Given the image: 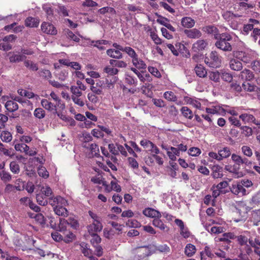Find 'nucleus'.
Listing matches in <instances>:
<instances>
[{"mask_svg": "<svg viewBox=\"0 0 260 260\" xmlns=\"http://www.w3.org/2000/svg\"><path fill=\"white\" fill-rule=\"evenodd\" d=\"M109 63L110 65L119 68H125L127 67V63L123 60L111 59L109 60Z\"/></svg>", "mask_w": 260, "mask_h": 260, "instance_id": "2f4dec72", "label": "nucleus"}, {"mask_svg": "<svg viewBox=\"0 0 260 260\" xmlns=\"http://www.w3.org/2000/svg\"><path fill=\"white\" fill-rule=\"evenodd\" d=\"M5 107L10 112H14L18 110V105L14 100L8 101L5 104Z\"/></svg>", "mask_w": 260, "mask_h": 260, "instance_id": "4be33fe9", "label": "nucleus"}, {"mask_svg": "<svg viewBox=\"0 0 260 260\" xmlns=\"http://www.w3.org/2000/svg\"><path fill=\"white\" fill-rule=\"evenodd\" d=\"M14 148L16 151L25 153L29 149V147L24 143L16 144L14 145Z\"/></svg>", "mask_w": 260, "mask_h": 260, "instance_id": "a19ab883", "label": "nucleus"}, {"mask_svg": "<svg viewBox=\"0 0 260 260\" xmlns=\"http://www.w3.org/2000/svg\"><path fill=\"white\" fill-rule=\"evenodd\" d=\"M48 203L53 207V210L56 208H58L60 206H66L68 205L67 200L59 196L49 198Z\"/></svg>", "mask_w": 260, "mask_h": 260, "instance_id": "20e7f679", "label": "nucleus"}, {"mask_svg": "<svg viewBox=\"0 0 260 260\" xmlns=\"http://www.w3.org/2000/svg\"><path fill=\"white\" fill-rule=\"evenodd\" d=\"M236 56L242 61L248 63L251 60L250 55L245 52L239 51L236 53Z\"/></svg>", "mask_w": 260, "mask_h": 260, "instance_id": "5701e85b", "label": "nucleus"}, {"mask_svg": "<svg viewBox=\"0 0 260 260\" xmlns=\"http://www.w3.org/2000/svg\"><path fill=\"white\" fill-rule=\"evenodd\" d=\"M34 115L36 117L39 119H42L45 117V112L41 108H36L34 111Z\"/></svg>", "mask_w": 260, "mask_h": 260, "instance_id": "5fc2aeb1", "label": "nucleus"}, {"mask_svg": "<svg viewBox=\"0 0 260 260\" xmlns=\"http://www.w3.org/2000/svg\"><path fill=\"white\" fill-rule=\"evenodd\" d=\"M184 33L187 37L191 39H198L202 36L201 32L196 28L186 29L184 30Z\"/></svg>", "mask_w": 260, "mask_h": 260, "instance_id": "4468645a", "label": "nucleus"}, {"mask_svg": "<svg viewBox=\"0 0 260 260\" xmlns=\"http://www.w3.org/2000/svg\"><path fill=\"white\" fill-rule=\"evenodd\" d=\"M66 206L60 207L58 208L54 209L55 213L58 215L63 217H67L68 215V211L65 207Z\"/></svg>", "mask_w": 260, "mask_h": 260, "instance_id": "4c0bfd02", "label": "nucleus"}, {"mask_svg": "<svg viewBox=\"0 0 260 260\" xmlns=\"http://www.w3.org/2000/svg\"><path fill=\"white\" fill-rule=\"evenodd\" d=\"M243 153L248 156L251 157L252 155V151L251 149L247 146H243L241 148Z\"/></svg>", "mask_w": 260, "mask_h": 260, "instance_id": "680f3d73", "label": "nucleus"}, {"mask_svg": "<svg viewBox=\"0 0 260 260\" xmlns=\"http://www.w3.org/2000/svg\"><path fill=\"white\" fill-rule=\"evenodd\" d=\"M155 251L156 247L154 245H150L139 248L137 250V254L140 258L139 260H141L155 253Z\"/></svg>", "mask_w": 260, "mask_h": 260, "instance_id": "7ed1b4c3", "label": "nucleus"}, {"mask_svg": "<svg viewBox=\"0 0 260 260\" xmlns=\"http://www.w3.org/2000/svg\"><path fill=\"white\" fill-rule=\"evenodd\" d=\"M231 190L233 193L236 195L241 194L244 196L247 193L246 190L241 183L233 185Z\"/></svg>", "mask_w": 260, "mask_h": 260, "instance_id": "f8f14e48", "label": "nucleus"}, {"mask_svg": "<svg viewBox=\"0 0 260 260\" xmlns=\"http://www.w3.org/2000/svg\"><path fill=\"white\" fill-rule=\"evenodd\" d=\"M182 114L185 118L191 119L193 117V114L192 111L187 107H182L180 110Z\"/></svg>", "mask_w": 260, "mask_h": 260, "instance_id": "f704fd0d", "label": "nucleus"}, {"mask_svg": "<svg viewBox=\"0 0 260 260\" xmlns=\"http://www.w3.org/2000/svg\"><path fill=\"white\" fill-rule=\"evenodd\" d=\"M212 177L215 179L220 178L223 176L222 169L219 166H214L212 168Z\"/></svg>", "mask_w": 260, "mask_h": 260, "instance_id": "c756f323", "label": "nucleus"}, {"mask_svg": "<svg viewBox=\"0 0 260 260\" xmlns=\"http://www.w3.org/2000/svg\"><path fill=\"white\" fill-rule=\"evenodd\" d=\"M40 21L36 18L29 17L25 20V24L29 27H37L39 24Z\"/></svg>", "mask_w": 260, "mask_h": 260, "instance_id": "dca6fc26", "label": "nucleus"}, {"mask_svg": "<svg viewBox=\"0 0 260 260\" xmlns=\"http://www.w3.org/2000/svg\"><path fill=\"white\" fill-rule=\"evenodd\" d=\"M121 50H115V49H109L106 51L107 54L111 58L119 59L122 58L123 55L120 52Z\"/></svg>", "mask_w": 260, "mask_h": 260, "instance_id": "2eb2a0df", "label": "nucleus"}, {"mask_svg": "<svg viewBox=\"0 0 260 260\" xmlns=\"http://www.w3.org/2000/svg\"><path fill=\"white\" fill-rule=\"evenodd\" d=\"M103 228L102 221H91V223L87 226V230L89 234H93L94 232H101Z\"/></svg>", "mask_w": 260, "mask_h": 260, "instance_id": "6e6552de", "label": "nucleus"}, {"mask_svg": "<svg viewBox=\"0 0 260 260\" xmlns=\"http://www.w3.org/2000/svg\"><path fill=\"white\" fill-rule=\"evenodd\" d=\"M81 96L71 95V99L75 104L80 107H83L85 104Z\"/></svg>", "mask_w": 260, "mask_h": 260, "instance_id": "864d4df0", "label": "nucleus"}, {"mask_svg": "<svg viewBox=\"0 0 260 260\" xmlns=\"http://www.w3.org/2000/svg\"><path fill=\"white\" fill-rule=\"evenodd\" d=\"M122 51L125 52L130 57H131L132 60L138 55L135 51L130 47H124Z\"/></svg>", "mask_w": 260, "mask_h": 260, "instance_id": "a18cd8bd", "label": "nucleus"}, {"mask_svg": "<svg viewBox=\"0 0 260 260\" xmlns=\"http://www.w3.org/2000/svg\"><path fill=\"white\" fill-rule=\"evenodd\" d=\"M208 42L205 40H199L192 45V49L195 52L202 51L207 47Z\"/></svg>", "mask_w": 260, "mask_h": 260, "instance_id": "9d476101", "label": "nucleus"}, {"mask_svg": "<svg viewBox=\"0 0 260 260\" xmlns=\"http://www.w3.org/2000/svg\"><path fill=\"white\" fill-rule=\"evenodd\" d=\"M83 147L89 149V157H99L100 155L99 146L95 143L88 144L85 142L83 144Z\"/></svg>", "mask_w": 260, "mask_h": 260, "instance_id": "39448f33", "label": "nucleus"}, {"mask_svg": "<svg viewBox=\"0 0 260 260\" xmlns=\"http://www.w3.org/2000/svg\"><path fill=\"white\" fill-rule=\"evenodd\" d=\"M10 169L14 174H18L20 170L18 164L15 161H13L10 162Z\"/></svg>", "mask_w": 260, "mask_h": 260, "instance_id": "de8ad7c7", "label": "nucleus"}, {"mask_svg": "<svg viewBox=\"0 0 260 260\" xmlns=\"http://www.w3.org/2000/svg\"><path fill=\"white\" fill-rule=\"evenodd\" d=\"M70 90L72 93V95L81 96L82 95L81 90L80 89L77 88L76 86H71L70 87Z\"/></svg>", "mask_w": 260, "mask_h": 260, "instance_id": "bf43d9fd", "label": "nucleus"}, {"mask_svg": "<svg viewBox=\"0 0 260 260\" xmlns=\"http://www.w3.org/2000/svg\"><path fill=\"white\" fill-rule=\"evenodd\" d=\"M82 5L83 7H94L98 6V3L92 0H85Z\"/></svg>", "mask_w": 260, "mask_h": 260, "instance_id": "338daca9", "label": "nucleus"}, {"mask_svg": "<svg viewBox=\"0 0 260 260\" xmlns=\"http://www.w3.org/2000/svg\"><path fill=\"white\" fill-rule=\"evenodd\" d=\"M17 92L20 95L22 96L26 97L28 99H31L33 97H36V99L39 98L38 95H35V94L33 92L22 89H19L17 90Z\"/></svg>", "mask_w": 260, "mask_h": 260, "instance_id": "473e14b6", "label": "nucleus"}, {"mask_svg": "<svg viewBox=\"0 0 260 260\" xmlns=\"http://www.w3.org/2000/svg\"><path fill=\"white\" fill-rule=\"evenodd\" d=\"M182 25L186 28H191L195 24V21L190 17H185L181 19Z\"/></svg>", "mask_w": 260, "mask_h": 260, "instance_id": "f3484780", "label": "nucleus"}, {"mask_svg": "<svg viewBox=\"0 0 260 260\" xmlns=\"http://www.w3.org/2000/svg\"><path fill=\"white\" fill-rule=\"evenodd\" d=\"M220 160L223 158L228 157L231 155L230 149L228 147H224L222 149L218 151Z\"/></svg>", "mask_w": 260, "mask_h": 260, "instance_id": "58836bf2", "label": "nucleus"}, {"mask_svg": "<svg viewBox=\"0 0 260 260\" xmlns=\"http://www.w3.org/2000/svg\"><path fill=\"white\" fill-rule=\"evenodd\" d=\"M201 152L200 149L197 147L190 148L188 150V154L193 156H198Z\"/></svg>", "mask_w": 260, "mask_h": 260, "instance_id": "774afa93", "label": "nucleus"}, {"mask_svg": "<svg viewBox=\"0 0 260 260\" xmlns=\"http://www.w3.org/2000/svg\"><path fill=\"white\" fill-rule=\"evenodd\" d=\"M41 191L45 197H50L52 194V190L51 188L48 185L42 186L41 189Z\"/></svg>", "mask_w": 260, "mask_h": 260, "instance_id": "6e6d98bb", "label": "nucleus"}, {"mask_svg": "<svg viewBox=\"0 0 260 260\" xmlns=\"http://www.w3.org/2000/svg\"><path fill=\"white\" fill-rule=\"evenodd\" d=\"M98 232H94L93 234H89L92 237L90 242L93 246L97 245L101 242V238L96 234Z\"/></svg>", "mask_w": 260, "mask_h": 260, "instance_id": "49530a36", "label": "nucleus"}, {"mask_svg": "<svg viewBox=\"0 0 260 260\" xmlns=\"http://www.w3.org/2000/svg\"><path fill=\"white\" fill-rule=\"evenodd\" d=\"M9 54H11L9 57L10 62L11 63H15L22 61L26 57L25 55L16 54L11 52H10Z\"/></svg>", "mask_w": 260, "mask_h": 260, "instance_id": "b1692460", "label": "nucleus"}, {"mask_svg": "<svg viewBox=\"0 0 260 260\" xmlns=\"http://www.w3.org/2000/svg\"><path fill=\"white\" fill-rule=\"evenodd\" d=\"M250 203L253 207L260 205V190L252 197Z\"/></svg>", "mask_w": 260, "mask_h": 260, "instance_id": "ea45409f", "label": "nucleus"}, {"mask_svg": "<svg viewBox=\"0 0 260 260\" xmlns=\"http://www.w3.org/2000/svg\"><path fill=\"white\" fill-rule=\"evenodd\" d=\"M184 101L187 104L191 105L196 108L200 109L201 107L200 102L196 99L186 96L184 98Z\"/></svg>", "mask_w": 260, "mask_h": 260, "instance_id": "cd10ccee", "label": "nucleus"}, {"mask_svg": "<svg viewBox=\"0 0 260 260\" xmlns=\"http://www.w3.org/2000/svg\"><path fill=\"white\" fill-rule=\"evenodd\" d=\"M80 250L83 255L88 258L92 255V250L88 247L87 244L83 242L80 244Z\"/></svg>", "mask_w": 260, "mask_h": 260, "instance_id": "6ab92c4d", "label": "nucleus"}, {"mask_svg": "<svg viewBox=\"0 0 260 260\" xmlns=\"http://www.w3.org/2000/svg\"><path fill=\"white\" fill-rule=\"evenodd\" d=\"M235 238V235L232 233H226L223 234L222 237L218 239L219 241H224L228 242L230 239H233Z\"/></svg>", "mask_w": 260, "mask_h": 260, "instance_id": "09e8293b", "label": "nucleus"}, {"mask_svg": "<svg viewBox=\"0 0 260 260\" xmlns=\"http://www.w3.org/2000/svg\"><path fill=\"white\" fill-rule=\"evenodd\" d=\"M196 252V246L191 244H187L185 246L184 253L188 257H191Z\"/></svg>", "mask_w": 260, "mask_h": 260, "instance_id": "bb28decb", "label": "nucleus"}, {"mask_svg": "<svg viewBox=\"0 0 260 260\" xmlns=\"http://www.w3.org/2000/svg\"><path fill=\"white\" fill-rule=\"evenodd\" d=\"M68 225V222L66 219L64 218H59V223L58 225L57 226V229H55L56 231L63 232H65L67 230V227Z\"/></svg>", "mask_w": 260, "mask_h": 260, "instance_id": "e433bc0d", "label": "nucleus"}, {"mask_svg": "<svg viewBox=\"0 0 260 260\" xmlns=\"http://www.w3.org/2000/svg\"><path fill=\"white\" fill-rule=\"evenodd\" d=\"M88 100L93 104H96L99 102V98L92 93H88L87 94Z\"/></svg>", "mask_w": 260, "mask_h": 260, "instance_id": "0e129e2a", "label": "nucleus"}, {"mask_svg": "<svg viewBox=\"0 0 260 260\" xmlns=\"http://www.w3.org/2000/svg\"><path fill=\"white\" fill-rule=\"evenodd\" d=\"M140 144L144 148L148 149V151H149V149H151L154 145L152 142L146 139L141 140Z\"/></svg>", "mask_w": 260, "mask_h": 260, "instance_id": "603ef678", "label": "nucleus"}, {"mask_svg": "<svg viewBox=\"0 0 260 260\" xmlns=\"http://www.w3.org/2000/svg\"><path fill=\"white\" fill-rule=\"evenodd\" d=\"M24 188V185L21 186L20 185L14 186L12 184H8L5 188V191L7 193H10L11 192H14L15 189L20 191L23 190Z\"/></svg>", "mask_w": 260, "mask_h": 260, "instance_id": "c85d7f7f", "label": "nucleus"}, {"mask_svg": "<svg viewBox=\"0 0 260 260\" xmlns=\"http://www.w3.org/2000/svg\"><path fill=\"white\" fill-rule=\"evenodd\" d=\"M25 66L29 70L33 71H37L38 70V67L37 63L29 60L24 61Z\"/></svg>", "mask_w": 260, "mask_h": 260, "instance_id": "37998d69", "label": "nucleus"}, {"mask_svg": "<svg viewBox=\"0 0 260 260\" xmlns=\"http://www.w3.org/2000/svg\"><path fill=\"white\" fill-rule=\"evenodd\" d=\"M240 77L242 79H245L247 81H250L253 78L254 75L250 70L245 69L241 72Z\"/></svg>", "mask_w": 260, "mask_h": 260, "instance_id": "393cba45", "label": "nucleus"}, {"mask_svg": "<svg viewBox=\"0 0 260 260\" xmlns=\"http://www.w3.org/2000/svg\"><path fill=\"white\" fill-rule=\"evenodd\" d=\"M230 68L234 71H240L242 69V63L236 59H232L230 62Z\"/></svg>", "mask_w": 260, "mask_h": 260, "instance_id": "a878e982", "label": "nucleus"}, {"mask_svg": "<svg viewBox=\"0 0 260 260\" xmlns=\"http://www.w3.org/2000/svg\"><path fill=\"white\" fill-rule=\"evenodd\" d=\"M164 98L168 101L175 102L177 100V97L172 91H166L164 94Z\"/></svg>", "mask_w": 260, "mask_h": 260, "instance_id": "4d7b16f0", "label": "nucleus"}, {"mask_svg": "<svg viewBox=\"0 0 260 260\" xmlns=\"http://www.w3.org/2000/svg\"><path fill=\"white\" fill-rule=\"evenodd\" d=\"M152 224L154 226L159 228L161 231L168 232L169 230V228L167 227L159 218H154L153 220Z\"/></svg>", "mask_w": 260, "mask_h": 260, "instance_id": "a211bd4d", "label": "nucleus"}, {"mask_svg": "<svg viewBox=\"0 0 260 260\" xmlns=\"http://www.w3.org/2000/svg\"><path fill=\"white\" fill-rule=\"evenodd\" d=\"M0 151L2 152L5 155L7 156L12 157L14 155V153L12 148L7 149L5 148L4 146H1Z\"/></svg>", "mask_w": 260, "mask_h": 260, "instance_id": "13d9d810", "label": "nucleus"}, {"mask_svg": "<svg viewBox=\"0 0 260 260\" xmlns=\"http://www.w3.org/2000/svg\"><path fill=\"white\" fill-rule=\"evenodd\" d=\"M133 65L138 69H145L146 64L141 59L138 58V55L132 60Z\"/></svg>", "mask_w": 260, "mask_h": 260, "instance_id": "412c9836", "label": "nucleus"}, {"mask_svg": "<svg viewBox=\"0 0 260 260\" xmlns=\"http://www.w3.org/2000/svg\"><path fill=\"white\" fill-rule=\"evenodd\" d=\"M138 77L142 82H144L145 81L150 82L152 80L151 77L149 74L142 75L141 73H140L139 75H138Z\"/></svg>", "mask_w": 260, "mask_h": 260, "instance_id": "e2e57ef3", "label": "nucleus"}, {"mask_svg": "<svg viewBox=\"0 0 260 260\" xmlns=\"http://www.w3.org/2000/svg\"><path fill=\"white\" fill-rule=\"evenodd\" d=\"M104 72L108 75L114 76L118 74L119 70L115 66H107L103 69Z\"/></svg>", "mask_w": 260, "mask_h": 260, "instance_id": "72a5a7b5", "label": "nucleus"}, {"mask_svg": "<svg viewBox=\"0 0 260 260\" xmlns=\"http://www.w3.org/2000/svg\"><path fill=\"white\" fill-rule=\"evenodd\" d=\"M40 76L43 78L48 79L52 77L51 72L48 70L44 69L39 72Z\"/></svg>", "mask_w": 260, "mask_h": 260, "instance_id": "69168bd1", "label": "nucleus"}, {"mask_svg": "<svg viewBox=\"0 0 260 260\" xmlns=\"http://www.w3.org/2000/svg\"><path fill=\"white\" fill-rule=\"evenodd\" d=\"M194 71L197 75L200 78H204L207 76V72L204 67L201 64L197 65Z\"/></svg>", "mask_w": 260, "mask_h": 260, "instance_id": "aec40b11", "label": "nucleus"}, {"mask_svg": "<svg viewBox=\"0 0 260 260\" xmlns=\"http://www.w3.org/2000/svg\"><path fill=\"white\" fill-rule=\"evenodd\" d=\"M239 118L244 123L252 122L256 125H260V121L256 120L253 115L244 113L240 115Z\"/></svg>", "mask_w": 260, "mask_h": 260, "instance_id": "1a4fd4ad", "label": "nucleus"}, {"mask_svg": "<svg viewBox=\"0 0 260 260\" xmlns=\"http://www.w3.org/2000/svg\"><path fill=\"white\" fill-rule=\"evenodd\" d=\"M38 173L40 176L44 178H47L49 177V172L43 166H40L38 169Z\"/></svg>", "mask_w": 260, "mask_h": 260, "instance_id": "3c124183", "label": "nucleus"}, {"mask_svg": "<svg viewBox=\"0 0 260 260\" xmlns=\"http://www.w3.org/2000/svg\"><path fill=\"white\" fill-rule=\"evenodd\" d=\"M202 30L208 34H211L213 35L216 39H218V36L220 35L218 29L214 25H208L204 26L203 27Z\"/></svg>", "mask_w": 260, "mask_h": 260, "instance_id": "9b49d317", "label": "nucleus"}, {"mask_svg": "<svg viewBox=\"0 0 260 260\" xmlns=\"http://www.w3.org/2000/svg\"><path fill=\"white\" fill-rule=\"evenodd\" d=\"M205 62L209 67L217 68L220 66L221 59L216 51H212L209 57L205 58Z\"/></svg>", "mask_w": 260, "mask_h": 260, "instance_id": "f03ea898", "label": "nucleus"}, {"mask_svg": "<svg viewBox=\"0 0 260 260\" xmlns=\"http://www.w3.org/2000/svg\"><path fill=\"white\" fill-rule=\"evenodd\" d=\"M36 200L37 203L41 206H45L48 203V201L41 194H37Z\"/></svg>", "mask_w": 260, "mask_h": 260, "instance_id": "8fccbe9b", "label": "nucleus"}, {"mask_svg": "<svg viewBox=\"0 0 260 260\" xmlns=\"http://www.w3.org/2000/svg\"><path fill=\"white\" fill-rule=\"evenodd\" d=\"M0 177L2 180L4 182H9L12 179L11 175L5 170L0 172Z\"/></svg>", "mask_w": 260, "mask_h": 260, "instance_id": "79ce46f5", "label": "nucleus"}, {"mask_svg": "<svg viewBox=\"0 0 260 260\" xmlns=\"http://www.w3.org/2000/svg\"><path fill=\"white\" fill-rule=\"evenodd\" d=\"M0 138L3 142L9 143L12 140V136L9 132L4 131L2 132Z\"/></svg>", "mask_w": 260, "mask_h": 260, "instance_id": "c9c22d12", "label": "nucleus"}, {"mask_svg": "<svg viewBox=\"0 0 260 260\" xmlns=\"http://www.w3.org/2000/svg\"><path fill=\"white\" fill-rule=\"evenodd\" d=\"M143 213L146 216L152 218H156L161 217V214L159 212L151 208H148L144 210Z\"/></svg>", "mask_w": 260, "mask_h": 260, "instance_id": "ddd939ff", "label": "nucleus"}, {"mask_svg": "<svg viewBox=\"0 0 260 260\" xmlns=\"http://www.w3.org/2000/svg\"><path fill=\"white\" fill-rule=\"evenodd\" d=\"M242 86L245 91L249 92L256 91L258 87L254 85H252L248 82H244L242 84Z\"/></svg>", "mask_w": 260, "mask_h": 260, "instance_id": "c03bdc74", "label": "nucleus"}, {"mask_svg": "<svg viewBox=\"0 0 260 260\" xmlns=\"http://www.w3.org/2000/svg\"><path fill=\"white\" fill-rule=\"evenodd\" d=\"M215 46L219 49L224 51H231L232 47L230 43L232 40L231 36L227 33H222L218 36Z\"/></svg>", "mask_w": 260, "mask_h": 260, "instance_id": "f257e3e1", "label": "nucleus"}, {"mask_svg": "<svg viewBox=\"0 0 260 260\" xmlns=\"http://www.w3.org/2000/svg\"><path fill=\"white\" fill-rule=\"evenodd\" d=\"M232 160L235 162V165L239 166L242 165L249 166L252 164L247 158L243 157L236 154H233L231 156Z\"/></svg>", "mask_w": 260, "mask_h": 260, "instance_id": "423d86ee", "label": "nucleus"}, {"mask_svg": "<svg viewBox=\"0 0 260 260\" xmlns=\"http://www.w3.org/2000/svg\"><path fill=\"white\" fill-rule=\"evenodd\" d=\"M41 29L44 33L51 35H55L57 32L53 24L46 22L42 24Z\"/></svg>", "mask_w": 260, "mask_h": 260, "instance_id": "0eeeda50", "label": "nucleus"}, {"mask_svg": "<svg viewBox=\"0 0 260 260\" xmlns=\"http://www.w3.org/2000/svg\"><path fill=\"white\" fill-rule=\"evenodd\" d=\"M41 105L43 108L49 111H52L54 110L56 111V106L46 99H43L41 101Z\"/></svg>", "mask_w": 260, "mask_h": 260, "instance_id": "7c9ffc66", "label": "nucleus"}, {"mask_svg": "<svg viewBox=\"0 0 260 260\" xmlns=\"http://www.w3.org/2000/svg\"><path fill=\"white\" fill-rule=\"evenodd\" d=\"M150 36L151 39L154 41L155 44L157 45L161 44V40L158 37L157 35L154 31H151Z\"/></svg>", "mask_w": 260, "mask_h": 260, "instance_id": "052dcab7", "label": "nucleus"}]
</instances>
